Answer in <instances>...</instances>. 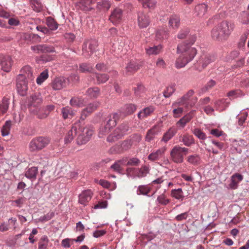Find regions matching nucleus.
I'll return each mask as SVG.
<instances>
[{"label": "nucleus", "mask_w": 249, "mask_h": 249, "mask_svg": "<svg viewBox=\"0 0 249 249\" xmlns=\"http://www.w3.org/2000/svg\"><path fill=\"white\" fill-rule=\"evenodd\" d=\"M196 35H191L187 40L182 42L178 44L177 48V53H180V55L177 59L175 66L177 69L182 68L185 67L188 63L193 60L197 53L196 48L192 45L196 41Z\"/></svg>", "instance_id": "f257e3e1"}, {"label": "nucleus", "mask_w": 249, "mask_h": 249, "mask_svg": "<svg viewBox=\"0 0 249 249\" xmlns=\"http://www.w3.org/2000/svg\"><path fill=\"white\" fill-rule=\"evenodd\" d=\"M81 126L79 130V133L76 140V143L78 145L85 144L88 142L91 138L94 132V127L91 125H87L83 127Z\"/></svg>", "instance_id": "f03ea898"}, {"label": "nucleus", "mask_w": 249, "mask_h": 249, "mask_svg": "<svg viewBox=\"0 0 249 249\" xmlns=\"http://www.w3.org/2000/svg\"><path fill=\"white\" fill-rule=\"evenodd\" d=\"M129 126L127 123H123L115 128L112 133L107 137V141L112 142L122 138L128 131Z\"/></svg>", "instance_id": "7ed1b4c3"}, {"label": "nucleus", "mask_w": 249, "mask_h": 249, "mask_svg": "<svg viewBox=\"0 0 249 249\" xmlns=\"http://www.w3.org/2000/svg\"><path fill=\"white\" fill-rule=\"evenodd\" d=\"M214 61V57L209 53H203L194 64L193 69L198 72H201L211 62Z\"/></svg>", "instance_id": "20e7f679"}, {"label": "nucleus", "mask_w": 249, "mask_h": 249, "mask_svg": "<svg viewBox=\"0 0 249 249\" xmlns=\"http://www.w3.org/2000/svg\"><path fill=\"white\" fill-rule=\"evenodd\" d=\"M50 142V139L47 137L40 136L33 139L29 144V149L32 152L38 151L47 146Z\"/></svg>", "instance_id": "39448f33"}, {"label": "nucleus", "mask_w": 249, "mask_h": 249, "mask_svg": "<svg viewBox=\"0 0 249 249\" xmlns=\"http://www.w3.org/2000/svg\"><path fill=\"white\" fill-rule=\"evenodd\" d=\"M132 144L131 140L126 139L110 147L109 152L111 154H122L130 149Z\"/></svg>", "instance_id": "423d86ee"}, {"label": "nucleus", "mask_w": 249, "mask_h": 249, "mask_svg": "<svg viewBox=\"0 0 249 249\" xmlns=\"http://www.w3.org/2000/svg\"><path fill=\"white\" fill-rule=\"evenodd\" d=\"M188 152V149L176 146L173 148L170 152L171 160L176 163H181L183 161V156Z\"/></svg>", "instance_id": "0eeeda50"}, {"label": "nucleus", "mask_w": 249, "mask_h": 249, "mask_svg": "<svg viewBox=\"0 0 249 249\" xmlns=\"http://www.w3.org/2000/svg\"><path fill=\"white\" fill-rule=\"evenodd\" d=\"M97 46V42L94 40L84 42L82 46V55L85 58H89L95 51Z\"/></svg>", "instance_id": "6e6552de"}, {"label": "nucleus", "mask_w": 249, "mask_h": 249, "mask_svg": "<svg viewBox=\"0 0 249 249\" xmlns=\"http://www.w3.org/2000/svg\"><path fill=\"white\" fill-rule=\"evenodd\" d=\"M28 81L22 75H18L16 79V87L18 93L22 96H26L28 90Z\"/></svg>", "instance_id": "1a4fd4ad"}, {"label": "nucleus", "mask_w": 249, "mask_h": 249, "mask_svg": "<svg viewBox=\"0 0 249 249\" xmlns=\"http://www.w3.org/2000/svg\"><path fill=\"white\" fill-rule=\"evenodd\" d=\"M82 125H84V123L81 120H77L74 123L65 137V143H70L73 140L77 133V129H80Z\"/></svg>", "instance_id": "9d476101"}, {"label": "nucleus", "mask_w": 249, "mask_h": 249, "mask_svg": "<svg viewBox=\"0 0 249 249\" xmlns=\"http://www.w3.org/2000/svg\"><path fill=\"white\" fill-rule=\"evenodd\" d=\"M219 25L227 40L235 27L234 22L230 20H224L219 23Z\"/></svg>", "instance_id": "9b49d317"}, {"label": "nucleus", "mask_w": 249, "mask_h": 249, "mask_svg": "<svg viewBox=\"0 0 249 249\" xmlns=\"http://www.w3.org/2000/svg\"><path fill=\"white\" fill-rule=\"evenodd\" d=\"M137 23L140 28H145L150 24V18L147 14L139 11L137 13Z\"/></svg>", "instance_id": "f8f14e48"}, {"label": "nucleus", "mask_w": 249, "mask_h": 249, "mask_svg": "<svg viewBox=\"0 0 249 249\" xmlns=\"http://www.w3.org/2000/svg\"><path fill=\"white\" fill-rule=\"evenodd\" d=\"M99 103L97 102L89 103L88 105L86 107L84 108L81 111V116L79 120L83 122L84 124V120L91 113L94 112L98 107Z\"/></svg>", "instance_id": "ddd939ff"}, {"label": "nucleus", "mask_w": 249, "mask_h": 249, "mask_svg": "<svg viewBox=\"0 0 249 249\" xmlns=\"http://www.w3.org/2000/svg\"><path fill=\"white\" fill-rule=\"evenodd\" d=\"M123 16V11L119 7H116L111 11L109 17V20L113 24L116 25L121 22Z\"/></svg>", "instance_id": "4468645a"}, {"label": "nucleus", "mask_w": 249, "mask_h": 249, "mask_svg": "<svg viewBox=\"0 0 249 249\" xmlns=\"http://www.w3.org/2000/svg\"><path fill=\"white\" fill-rule=\"evenodd\" d=\"M223 31L221 29L219 24L214 26L211 31V36L212 38L219 42H224L227 40Z\"/></svg>", "instance_id": "2eb2a0df"}, {"label": "nucleus", "mask_w": 249, "mask_h": 249, "mask_svg": "<svg viewBox=\"0 0 249 249\" xmlns=\"http://www.w3.org/2000/svg\"><path fill=\"white\" fill-rule=\"evenodd\" d=\"M68 80L64 77L55 78L52 82V86L54 90H60L66 87L68 84Z\"/></svg>", "instance_id": "dca6fc26"}, {"label": "nucleus", "mask_w": 249, "mask_h": 249, "mask_svg": "<svg viewBox=\"0 0 249 249\" xmlns=\"http://www.w3.org/2000/svg\"><path fill=\"white\" fill-rule=\"evenodd\" d=\"M12 65V60L9 56H2L0 57L1 69L5 72L10 71Z\"/></svg>", "instance_id": "f3484780"}, {"label": "nucleus", "mask_w": 249, "mask_h": 249, "mask_svg": "<svg viewBox=\"0 0 249 249\" xmlns=\"http://www.w3.org/2000/svg\"><path fill=\"white\" fill-rule=\"evenodd\" d=\"M32 50L36 52L37 53H47L55 52L54 48L52 46L45 44H39L36 46H32L31 47Z\"/></svg>", "instance_id": "a211bd4d"}, {"label": "nucleus", "mask_w": 249, "mask_h": 249, "mask_svg": "<svg viewBox=\"0 0 249 249\" xmlns=\"http://www.w3.org/2000/svg\"><path fill=\"white\" fill-rule=\"evenodd\" d=\"M127 160V158H123L121 159L117 160L112 165H111L110 168L118 174H121L123 171V168L122 166L125 165V163Z\"/></svg>", "instance_id": "6ab92c4d"}, {"label": "nucleus", "mask_w": 249, "mask_h": 249, "mask_svg": "<svg viewBox=\"0 0 249 249\" xmlns=\"http://www.w3.org/2000/svg\"><path fill=\"white\" fill-rule=\"evenodd\" d=\"M195 91L193 89H190L185 94L182 96L180 98L173 104V106H186L188 105V101L190 98L193 96Z\"/></svg>", "instance_id": "aec40b11"}, {"label": "nucleus", "mask_w": 249, "mask_h": 249, "mask_svg": "<svg viewBox=\"0 0 249 249\" xmlns=\"http://www.w3.org/2000/svg\"><path fill=\"white\" fill-rule=\"evenodd\" d=\"M161 131V129L160 126L155 125L151 129L148 130L145 136V141L148 142L153 140L155 136L159 134Z\"/></svg>", "instance_id": "412c9836"}, {"label": "nucleus", "mask_w": 249, "mask_h": 249, "mask_svg": "<svg viewBox=\"0 0 249 249\" xmlns=\"http://www.w3.org/2000/svg\"><path fill=\"white\" fill-rule=\"evenodd\" d=\"M91 195L92 192L90 190H88L83 191L79 195V203L84 206L86 205L87 203L90 200Z\"/></svg>", "instance_id": "4be33fe9"}, {"label": "nucleus", "mask_w": 249, "mask_h": 249, "mask_svg": "<svg viewBox=\"0 0 249 249\" xmlns=\"http://www.w3.org/2000/svg\"><path fill=\"white\" fill-rule=\"evenodd\" d=\"M42 102L41 95L39 93H36L30 96L29 99V106L36 107L39 105Z\"/></svg>", "instance_id": "5701e85b"}, {"label": "nucleus", "mask_w": 249, "mask_h": 249, "mask_svg": "<svg viewBox=\"0 0 249 249\" xmlns=\"http://www.w3.org/2000/svg\"><path fill=\"white\" fill-rule=\"evenodd\" d=\"M137 106L134 104H125L122 108L121 113L124 116L132 114L137 109Z\"/></svg>", "instance_id": "b1692460"}, {"label": "nucleus", "mask_w": 249, "mask_h": 249, "mask_svg": "<svg viewBox=\"0 0 249 249\" xmlns=\"http://www.w3.org/2000/svg\"><path fill=\"white\" fill-rule=\"evenodd\" d=\"M243 179V176L240 174L235 173L231 177V181L229 184L230 188L235 189L238 187V183Z\"/></svg>", "instance_id": "393cba45"}, {"label": "nucleus", "mask_w": 249, "mask_h": 249, "mask_svg": "<svg viewBox=\"0 0 249 249\" xmlns=\"http://www.w3.org/2000/svg\"><path fill=\"white\" fill-rule=\"evenodd\" d=\"M229 104L230 103L227 101L226 99L217 100L214 103L216 110L219 112H222L225 110L228 107Z\"/></svg>", "instance_id": "a878e982"}, {"label": "nucleus", "mask_w": 249, "mask_h": 249, "mask_svg": "<svg viewBox=\"0 0 249 249\" xmlns=\"http://www.w3.org/2000/svg\"><path fill=\"white\" fill-rule=\"evenodd\" d=\"M85 94L90 99H96L100 94V89L97 87L89 88Z\"/></svg>", "instance_id": "bb28decb"}, {"label": "nucleus", "mask_w": 249, "mask_h": 249, "mask_svg": "<svg viewBox=\"0 0 249 249\" xmlns=\"http://www.w3.org/2000/svg\"><path fill=\"white\" fill-rule=\"evenodd\" d=\"M22 72L21 74L18 75H22L25 78V80L28 82L29 81H32L34 79L33 72L31 67L29 66H25L22 68L21 71Z\"/></svg>", "instance_id": "cd10ccee"}, {"label": "nucleus", "mask_w": 249, "mask_h": 249, "mask_svg": "<svg viewBox=\"0 0 249 249\" xmlns=\"http://www.w3.org/2000/svg\"><path fill=\"white\" fill-rule=\"evenodd\" d=\"M119 115L117 113L110 114L107 117L106 124L111 128L116 125L117 121L119 119Z\"/></svg>", "instance_id": "c85d7f7f"}, {"label": "nucleus", "mask_w": 249, "mask_h": 249, "mask_svg": "<svg viewBox=\"0 0 249 249\" xmlns=\"http://www.w3.org/2000/svg\"><path fill=\"white\" fill-rule=\"evenodd\" d=\"M61 114L62 118L66 120L69 118H72L74 116L75 113L74 110L69 106H66L61 108Z\"/></svg>", "instance_id": "c756f323"}, {"label": "nucleus", "mask_w": 249, "mask_h": 249, "mask_svg": "<svg viewBox=\"0 0 249 249\" xmlns=\"http://www.w3.org/2000/svg\"><path fill=\"white\" fill-rule=\"evenodd\" d=\"M195 111L192 110L182 117L178 122L177 124L180 125L182 127L185 126L186 124L189 122L194 116Z\"/></svg>", "instance_id": "7c9ffc66"}, {"label": "nucleus", "mask_w": 249, "mask_h": 249, "mask_svg": "<svg viewBox=\"0 0 249 249\" xmlns=\"http://www.w3.org/2000/svg\"><path fill=\"white\" fill-rule=\"evenodd\" d=\"M163 47L159 44L153 47H149L145 48L146 53L148 55H157L159 54L162 50Z\"/></svg>", "instance_id": "2f4dec72"}, {"label": "nucleus", "mask_w": 249, "mask_h": 249, "mask_svg": "<svg viewBox=\"0 0 249 249\" xmlns=\"http://www.w3.org/2000/svg\"><path fill=\"white\" fill-rule=\"evenodd\" d=\"M141 65L135 61H130L126 66L125 69L128 74H132L140 69Z\"/></svg>", "instance_id": "473e14b6"}, {"label": "nucleus", "mask_w": 249, "mask_h": 249, "mask_svg": "<svg viewBox=\"0 0 249 249\" xmlns=\"http://www.w3.org/2000/svg\"><path fill=\"white\" fill-rule=\"evenodd\" d=\"M165 151V149L164 148L159 149L156 152L150 154L148 156V159L152 161L158 160L162 157Z\"/></svg>", "instance_id": "72a5a7b5"}, {"label": "nucleus", "mask_w": 249, "mask_h": 249, "mask_svg": "<svg viewBox=\"0 0 249 249\" xmlns=\"http://www.w3.org/2000/svg\"><path fill=\"white\" fill-rule=\"evenodd\" d=\"M176 133L177 130L176 128H170L164 134L161 141L167 142L175 135Z\"/></svg>", "instance_id": "f704fd0d"}, {"label": "nucleus", "mask_w": 249, "mask_h": 249, "mask_svg": "<svg viewBox=\"0 0 249 249\" xmlns=\"http://www.w3.org/2000/svg\"><path fill=\"white\" fill-rule=\"evenodd\" d=\"M208 6L205 3H201L196 5L195 7L197 15L203 17L207 12Z\"/></svg>", "instance_id": "c9c22d12"}, {"label": "nucleus", "mask_w": 249, "mask_h": 249, "mask_svg": "<svg viewBox=\"0 0 249 249\" xmlns=\"http://www.w3.org/2000/svg\"><path fill=\"white\" fill-rule=\"evenodd\" d=\"M142 4L144 8L153 9L156 5L157 1L155 0H138Z\"/></svg>", "instance_id": "e433bc0d"}, {"label": "nucleus", "mask_w": 249, "mask_h": 249, "mask_svg": "<svg viewBox=\"0 0 249 249\" xmlns=\"http://www.w3.org/2000/svg\"><path fill=\"white\" fill-rule=\"evenodd\" d=\"M180 19L177 15L171 16L169 20V24L173 28L177 29L180 25Z\"/></svg>", "instance_id": "4c0bfd02"}, {"label": "nucleus", "mask_w": 249, "mask_h": 249, "mask_svg": "<svg viewBox=\"0 0 249 249\" xmlns=\"http://www.w3.org/2000/svg\"><path fill=\"white\" fill-rule=\"evenodd\" d=\"M154 111V109L152 107H147L143 108L138 114V117L139 119L142 120L143 118L149 116Z\"/></svg>", "instance_id": "58836bf2"}, {"label": "nucleus", "mask_w": 249, "mask_h": 249, "mask_svg": "<svg viewBox=\"0 0 249 249\" xmlns=\"http://www.w3.org/2000/svg\"><path fill=\"white\" fill-rule=\"evenodd\" d=\"M187 161L193 165H198L201 162V158L197 154L190 155L187 157Z\"/></svg>", "instance_id": "ea45409f"}, {"label": "nucleus", "mask_w": 249, "mask_h": 249, "mask_svg": "<svg viewBox=\"0 0 249 249\" xmlns=\"http://www.w3.org/2000/svg\"><path fill=\"white\" fill-rule=\"evenodd\" d=\"M9 105V100L7 98H3L0 104V115H2L6 112Z\"/></svg>", "instance_id": "a19ab883"}, {"label": "nucleus", "mask_w": 249, "mask_h": 249, "mask_svg": "<svg viewBox=\"0 0 249 249\" xmlns=\"http://www.w3.org/2000/svg\"><path fill=\"white\" fill-rule=\"evenodd\" d=\"M46 23L51 30L54 31L58 28V23L55 21L54 18L51 17L47 18Z\"/></svg>", "instance_id": "79ce46f5"}, {"label": "nucleus", "mask_w": 249, "mask_h": 249, "mask_svg": "<svg viewBox=\"0 0 249 249\" xmlns=\"http://www.w3.org/2000/svg\"><path fill=\"white\" fill-rule=\"evenodd\" d=\"M95 77L98 84H101L106 83L109 79V75L106 73H95Z\"/></svg>", "instance_id": "37998d69"}, {"label": "nucleus", "mask_w": 249, "mask_h": 249, "mask_svg": "<svg viewBox=\"0 0 249 249\" xmlns=\"http://www.w3.org/2000/svg\"><path fill=\"white\" fill-rule=\"evenodd\" d=\"M37 168L36 167H32L29 168L25 173V177L29 179H35L37 173Z\"/></svg>", "instance_id": "c03bdc74"}, {"label": "nucleus", "mask_w": 249, "mask_h": 249, "mask_svg": "<svg viewBox=\"0 0 249 249\" xmlns=\"http://www.w3.org/2000/svg\"><path fill=\"white\" fill-rule=\"evenodd\" d=\"M79 71L83 73H91L93 71L92 67L88 63H83L79 65Z\"/></svg>", "instance_id": "a18cd8bd"}, {"label": "nucleus", "mask_w": 249, "mask_h": 249, "mask_svg": "<svg viewBox=\"0 0 249 249\" xmlns=\"http://www.w3.org/2000/svg\"><path fill=\"white\" fill-rule=\"evenodd\" d=\"M11 127V121L10 120L6 121L1 129L2 136L4 137L7 136L9 134Z\"/></svg>", "instance_id": "49530a36"}, {"label": "nucleus", "mask_w": 249, "mask_h": 249, "mask_svg": "<svg viewBox=\"0 0 249 249\" xmlns=\"http://www.w3.org/2000/svg\"><path fill=\"white\" fill-rule=\"evenodd\" d=\"M182 190L181 188L172 190L171 196L177 199L182 200L184 198Z\"/></svg>", "instance_id": "de8ad7c7"}, {"label": "nucleus", "mask_w": 249, "mask_h": 249, "mask_svg": "<svg viewBox=\"0 0 249 249\" xmlns=\"http://www.w3.org/2000/svg\"><path fill=\"white\" fill-rule=\"evenodd\" d=\"M151 188L147 185H140L137 188V194L138 195L147 196Z\"/></svg>", "instance_id": "09e8293b"}, {"label": "nucleus", "mask_w": 249, "mask_h": 249, "mask_svg": "<svg viewBox=\"0 0 249 249\" xmlns=\"http://www.w3.org/2000/svg\"><path fill=\"white\" fill-rule=\"evenodd\" d=\"M157 201L160 205L166 206L170 202V200L167 198L164 193H162L158 196Z\"/></svg>", "instance_id": "8fccbe9b"}, {"label": "nucleus", "mask_w": 249, "mask_h": 249, "mask_svg": "<svg viewBox=\"0 0 249 249\" xmlns=\"http://www.w3.org/2000/svg\"><path fill=\"white\" fill-rule=\"evenodd\" d=\"M181 141L183 144L187 146H190L192 144L195 143L193 136L188 134L184 135L182 138Z\"/></svg>", "instance_id": "3c124183"}, {"label": "nucleus", "mask_w": 249, "mask_h": 249, "mask_svg": "<svg viewBox=\"0 0 249 249\" xmlns=\"http://www.w3.org/2000/svg\"><path fill=\"white\" fill-rule=\"evenodd\" d=\"M70 104L72 107H81L83 105V100L77 97H72L70 101Z\"/></svg>", "instance_id": "603ef678"}, {"label": "nucleus", "mask_w": 249, "mask_h": 249, "mask_svg": "<svg viewBox=\"0 0 249 249\" xmlns=\"http://www.w3.org/2000/svg\"><path fill=\"white\" fill-rule=\"evenodd\" d=\"M111 2L107 0H103L97 3V7L104 10H108L111 7Z\"/></svg>", "instance_id": "864d4df0"}, {"label": "nucleus", "mask_w": 249, "mask_h": 249, "mask_svg": "<svg viewBox=\"0 0 249 249\" xmlns=\"http://www.w3.org/2000/svg\"><path fill=\"white\" fill-rule=\"evenodd\" d=\"M156 36L157 39L159 40L167 39L168 33L167 31L164 29H159L156 32Z\"/></svg>", "instance_id": "5fc2aeb1"}, {"label": "nucleus", "mask_w": 249, "mask_h": 249, "mask_svg": "<svg viewBox=\"0 0 249 249\" xmlns=\"http://www.w3.org/2000/svg\"><path fill=\"white\" fill-rule=\"evenodd\" d=\"M48 243L49 239L47 236H42L38 243V249H46Z\"/></svg>", "instance_id": "6e6d98bb"}, {"label": "nucleus", "mask_w": 249, "mask_h": 249, "mask_svg": "<svg viewBox=\"0 0 249 249\" xmlns=\"http://www.w3.org/2000/svg\"><path fill=\"white\" fill-rule=\"evenodd\" d=\"M149 173V168L146 165H143L139 169L137 176L139 178L145 177Z\"/></svg>", "instance_id": "4d7b16f0"}, {"label": "nucleus", "mask_w": 249, "mask_h": 249, "mask_svg": "<svg viewBox=\"0 0 249 249\" xmlns=\"http://www.w3.org/2000/svg\"><path fill=\"white\" fill-rule=\"evenodd\" d=\"M48 78V71L45 70L43 71L36 79V83L38 85H41L45 80Z\"/></svg>", "instance_id": "13d9d810"}, {"label": "nucleus", "mask_w": 249, "mask_h": 249, "mask_svg": "<svg viewBox=\"0 0 249 249\" xmlns=\"http://www.w3.org/2000/svg\"><path fill=\"white\" fill-rule=\"evenodd\" d=\"M249 35V31L245 32L241 36L239 41L238 43V47L240 49L243 48L245 46L247 39Z\"/></svg>", "instance_id": "bf43d9fd"}, {"label": "nucleus", "mask_w": 249, "mask_h": 249, "mask_svg": "<svg viewBox=\"0 0 249 249\" xmlns=\"http://www.w3.org/2000/svg\"><path fill=\"white\" fill-rule=\"evenodd\" d=\"M111 128L105 124L101 126L99 130L98 136L100 138H103L104 136L107 134L110 131Z\"/></svg>", "instance_id": "052dcab7"}, {"label": "nucleus", "mask_w": 249, "mask_h": 249, "mask_svg": "<svg viewBox=\"0 0 249 249\" xmlns=\"http://www.w3.org/2000/svg\"><path fill=\"white\" fill-rule=\"evenodd\" d=\"M176 88L175 85H171L166 88V89L163 91V96L167 98L170 97L175 91Z\"/></svg>", "instance_id": "680f3d73"}, {"label": "nucleus", "mask_w": 249, "mask_h": 249, "mask_svg": "<svg viewBox=\"0 0 249 249\" xmlns=\"http://www.w3.org/2000/svg\"><path fill=\"white\" fill-rule=\"evenodd\" d=\"M193 133L200 140H204L207 138L205 133L199 128H195L193 130Z\"/></svg>", "instance_id": "e2e57ef3"}, {"label": "nucleus", "mask_w": 249, "mask_h": 249, "mask_svg": "<svg viewBox=\"0 0 249 249\" xmlns=\"http://www.w3.org/2000/svg\"><path fill=\"white\" fill-rule=\"evenodd\" d=\"M31 3L34 10L39 12L42 8V5L39 0H30Z\"/></svg>", "instance_id": "0e129e2a"}, {"label": "nucleus", "mask_w": 249, "mask_h": 249, "mask_svg": "<svg viewBox=\"0 0 249 249\" xmlns=\"http://www.w3.org/2000/svg\"><path fill=\"white\" fill-rule=\"evenodd\" d=\"M134 90L135 94L137 96H139L145 92V89L143 85L138 83L137 85V87L134 88Z\"/></svg>", "instance_id": "69168bd1"}, {"label": "nucleus", "mask_w": 249, "mask_h": 249, "mask_svg": "<svg viewBox=\"0 0 249 249\" xmlns=\"http://www.w3.org/2000/svg\"><path fill=\"white\" fill-rule=\"evenodd\" d=\"M190 33V30L188 28L181 30L177 35V37L182 39L187 37Z\"/></svg>", "instance_id": "338daca9"}, {"label": "nucleus", "mask_w": 249, "mask_h": 249, "mask_svg": "<svg viewBox=\"0 0 249 249\" xmlns=\"http://www.w3.org/2000/svg\"><path fill=\"white\" fill-rule=\"evenodd\" d=\"M140 163V160L137 158H132L128 161L127 160L125 165L127 166H138Z\"/></svg>", "instance_id": "774afa93"}]
</instances>
